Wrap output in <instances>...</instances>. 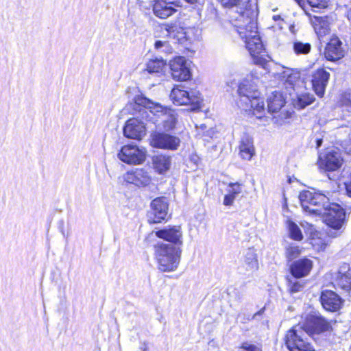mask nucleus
<instances>
[{
    "label": "nucleus",
    "instance_id": "1",
    "mask_svg": "<svg viewBox=\"0 0 351 351\" xmlns=\"http://www.w3.org/2000/svg\"><path fill=\"white\" fill-rule=\"evenodd\" d=\"M234 26L250 53L254 64L264 66L267 63L266 51L257 31L254 11H246L235 18Z\"/></svg>",
    "mask_w": 351,
    "mask_h": 351
},
{
    "label": "nucleus",
    "instance_id": "2",
    "mask_svg": "<svg viewBox=\"0 0 351 351\" xmlns=\"http://www.w3.org/2000/svg\"><path fill=\"white\" fill-rule=\"evenodd\" d=\"M134 109L141 114L143 119H149L151 113L161 119V124L165 130H171L176 126L177 114L170 108L162 106L159 103L154 102L143 95L134 97Z\"/></svg>",
    "mask_w": 351,
    "mask_h": 351
},
{
    "label": "nucleus",
    "instance_id": "3",
    "mask_svg": "<svg viewBox=\"0 0 351 351\" xmlns=\"http://www.w3.org/2000/svg\"><path fill=\"white\" fill-rule=\"evenodd\" d=\"M181 250L178 246L164 243L154 245V256L158 268L162 272H171L177 269L180 261Z\"/></svg>",
    "mask_w": 351,
    "mask_h": 351
},
{
    "label": "nucleus",
    "instance_id": "4",
    "mask_svg": "<svg viewBox=\"0 0 351 351\" xmlns=\"http://www.w3.org/2000/svg\"><path fill=\"white\" fill-rule=\"evenodd\" d=\"M351 203L345 202L343 206ZM323 213L321 215L324 217V220L327 226L331 229L328 232L330 237H336L339 235V231L343 226L346 221V210H351V208L345 207L343 208L338 204L330 203L329 206H326Z\"/></svg>",
    "mask_w": 351,
    "mask_h": 351
},
{
    "label": "nucleus",
    "instance_id": "5",
    "mask_svg": "<svg viewBox=\"0 0 351 351\" xmlns=\"http://www.w3.org/2000/svg\"><path fill=\"white\" fill-rule=\"evenodd\" d=\"M299 199L304 211L316 215H321L324 208L329 206V198L321 193L304 191L300 193Z\"/></svg>",
    "mask_w": 351,
    "mask_h": 351
},
{
    "label": "nucleus",
    "instance_id": "6",
    "mask_svg": "<svg viewBox=\"0 0 351 351\" xmlns=\"http://www.w3.org/2000/svg\"><path fill=\"white\" fill-rule=\"evenodd\" d=\"M170 98L176 105H191L192 110L201 108L203 101L201 94L198 90H191L189 92L185 90L182 86L173 87L170 93Z\"/></svg>",
    "mask_w": 351,
    "mask_h": 351
},
{
    "label": "nucleus",
    "instance_id": "7",
    "mask_svg": "<svg viewBox=\"0 0 351 351\" xmlns=\"http://www.w3.org/2000/svg\"><path fill=\"white\" fill-rule=\"evenodd\" d=\"M307 336L308 333L301 326H295L287 331L285 344L289 351H315Z\"/></svg>",
    "mask_w": 351,
    "mask_h": 351
},
{
    "label": "nucleus",
    "instance_id": "8",
    "mask_svg": "<svg viewBox=\"0 0 351 351\" xmlns=\"http://www.w3.org/2000/svg\"><path fill=\"white\" fill-rule=\"evenodd\" d=\"M301 326L308 335L322 334L332 330L331 322L319 313L308 315Z\"/></svg>",
    "mask_w": 351,
    "mask_h": 351
},
{
    "label": "nucleus",
    "instance_id": "9",
    "mask_svg": "<svg viewBox=\"0 0 351 351\" xmlns=\"http://www.w3.org/2000/svg\"><path fill=\"white\" fill-rule=\"evenodd\" d=\"M134 101L131 103L130 106H132L133 114H136L137 118L130 119L126 122L123 128V134L129 138L141 139L146 132L145 125L143 122V120L146 119H143L141 114L134 109Z\"/></svg>",
    "mask_w": 351,
    "mask_h": 351
},
{
    "label": "nucleus",
    "instance_id": "10",
    "mask_svg": "<svg viewBox=\"0 0 351 351\" xmlns=\"http://www.w3.org/2000/svg\"><path fill=\"white\" fill-rule=\"evenodd\" d=\"M169 212V202L165 197H158L153 199L150 205V210L147 214L149 223H158L167 219Z\"/></svg>",
    "mask_w": 351,
    "mask_h": 351
},
{
    "label": "nucleus",
    "instance_id": "11",
    "mask_svg": "<svg viewBox=\"0 0 351 351\" xmlns=\"http://www.w3.org/2000/svg\"><path fill=\"white\" fill-rule=\"evenodd\" d=\"M258 79L252 75H247L239 84L237 93L239 97L238 102H248L249 98L260 95L257 88Z\"/></svg>",
    "mask_w": 351,
    "mask_h": 351
},
{
    "label": "nucleus",
    "instance_id": "12",
    "mask_svg": "<svg viewBox=\"0 0 351 351\" xmlns=\"http://www.w3.org/2000/svg\"><path fill=\"white\" fill-rule=\"evenodd\" d=\"M118 158L123 162L137 165L145 161L146 154L145 150L138 148L137 146L128 145L122 147L118 154Z\"/></svg>",
    "mask_w": 351,
    "mask_h": 351
},
{
    "label": "nucleus",
    "instance_id": "13",
    "mask_svg": "<svg viewBox=\"0 0 351 351\" xmlns=\"http://www.w3.org/2000/svg\"><path fill=\"white\" fill-rule=\"evenodd\" d=\"M181 6L179 0H156L153 5V12L160 19H167L176 11V8Z\"/></svg>",
    "mask_w": 351,
    "mask_h": 351
},
{
    "label": "nucleus",
    "instance_id": "14",
    "mask_svg": "<svg viewBox=\"0 0 351 351\" xmlns=\"http://www.w3.org/2000/svg\"><path fill=\"white\" fill-rule=\"evenodd\" d=\"M172 77L178 81H186L191 77V71L185 58L179 56L170 62Z\"/></svg>",
    "mask_w": 351,
    "mask_h": 351
},
{
    "label": "nucleus",
    "instance_id": "15",
    "mask_svg": "<svg viewBox=\"0 0 351 351\" xmlns=\"http://www.w3.org/2000/svg\"><path fill=\"white\" fill-rule=\"evenodd\" d=\"M123 178L128 183L134 184L138 187L147 186L152 182L150 173L143 168H136L128 171Z\"/></svg>",
    "mask_w": 351,
    "mask_h": 351
},
{
    "label": "nucleus",
    "instance_id": "16",
    "mask_svg": "<svg viewBox=\"0 0 351 351\" xmlns=\"http://www.w3.org/2000/svg\"><path fill=\"white\" fill-rule=\"evenodd\" d=\"M151 145L154 147L175 150L180 145V139L165 133H154L152 135Z\"/></svg>",
    "mask_w": 351,
    "mask_h": 351
},
{
    "label": "nucleus",
    "instance_id": "17",
    "mask_svg": "<svg viewBox=\"0 0 351 351\" xmlns=\"http://www.w3.org/2000/svg\"><path fill=\"white\" fill-rule=\"evenodd\" d=\"M343 162L341 154L335 151H329L319 158V165L321 169L328 171L339 169Z\"/></svg>",
    "mask_w": 351,
    "mask_h": 351
},
{
    "label": "nucleus",
    "instance_id": "18",
    "mask_svg": "<svg viewBox=\"0 0 351 351\" xmlns=\"http://www.w3.org/2000/svg\"><path fill=\"white\" fill-rule=\"evenodd\" d=\"M320 301L324 308L330 312L339 311L343 303V299L338 294L330 290L322 292Z\"/></svg>",
    "mask_w": 351,
    "mask_h": 351
},
{
    "label": "nucleus",
    "instance_id": "19",
    "mask_svg": "<svg viewBox=\"0 0 351 351\" xmlns=\"http://www.w3.org/2000/svg\"><path fill=\"white\" fill-rule=\"evenodd\" d=\"M155 235L160 239L171 243L173 245L180 247L182 245V233L180 226H173L157 230L155 232Z\"/></svg>",
    "mask_w": 351,
    "mask_h": 351
},
{
    "label": "nucleus",
    "instance_id": "20",
    "mask_svg": "<svg viewBox=\"0 0 351 351\" xmlns=\"http://www.w3.org/2000/svg\"><path fill=\"white\" fill-rule=\"evenodd\" d=\"M329 77L330 73L324 69H317L313 73L311 82L317 96L322 97L324 95Z\"/></svg>",
    "mask_w": 351,
    "mask_h": 351
},
{
    "label": "nucleus",
    "instance_id": "21",
    "mask_svg": "<svg viewBox=\"0 0 351 351\" xmlns=\"http://www.w3.org/2000/svg\"><path fill=\"white\" fill-rule=\"evenodd\" d=\"M239 154L246 160H250L255 155L253 138L247 134H243L239 143Z\"/></svg>",
    "mask_w": 351,
    "mask_h": 351
},
{
    "label": "nucleus",
    "instance_id": "22",
    "mask_svg": "<svg viewBox=\"0 0 351 351\" xmlns=\"http://www.w3.org/2000/svg\"><path fill=\"white\" fill-rule=\"evenodd\" d=\"M341 45L342 43L337 37L331 38L325 48L326 58L330 61H336L343 57L344 51Z\"/></svg>",
    "mask_w": 351,
    "mask_h": 351
},
{
    "label": "nucleus",
    "instance_id": "23",
    "mask_svg": "<svg viewBox=\"0 0 351 351\" xmlns=\"http://www.w3.org/2000/svg\"><path fill=\"white\" fill-rule=\"evenodd\" d=\"M279 75L280 80L283 82L285 86L287 93L291 97V91L295 90V86L300 78V73L291 69H286L280 73Z\"/></svg>",
    "mask_w": 351,
    "mask_h": 351
},
{
    "label": "nucleus",
    "instance_id": "24",
    "mask_svg": "<svg viewBox=\"0 0 351 351\" xmlns=\"http://www.w3.org/2000/svg\"><path fill=\"white\" fill-rule=\"evenodd\" d=\"M312 261L308 258H302L293 262L291 265V272L295 278L306 276L312 268Z\"/></svg>",
    "mask_w": 351,
    "mask_h": 351
},
{
    "label": "nucleus",
    "instance_id": "25",
    "mask_svg": "<svg viewBox=\"0 0 351 351\" xmlns=\"http://www.w3.org/2000/svg\"><path fill=\"white\" fill-rule=\"evenodd\" d=\"M348 265H344L341 270L336 274L334 286L342 289L346 291L351 289V274L348 272Z\"/></svg>",
    "mask_w": 351,
    "mask_h": 351
},
{
    "label": "nucleus",
    "instance_id": "26",
    "mask_svg": "<svg viewBox=\"0 0 351 351\" xmlns=\"http://www.w3.org/2000/svg\"><path fill=\"white\" fill-rule=\"evenodd\" d=\"M221 4L225 8H237V12L234 15L232 16V20L235 23V18L239 16V14H244L246 11H252L248 9L250 0H219Z\"/></svg>",
    "mask_w": 351,
    "mask_h": 351
},
{
    "label": "nucleus",
    "instance_id": "27",
    "mask_svg": "<svg viewBox=\"0 0 351 351\" xmlns=\"http://www.w3.org/2000/svg\"><path fill=\"white\" fill-rule=\"evenodd\" d=\"M285 104L283 95L278 91H274L267 99V109L270 112L279 111Z\"/></svg>",
    "mask_w": 351,
    "mask_h": 351
},
{
    "label": "nucleus",
    "instance_id": "28",
    "mask_svg": "<svg viewBox=\"0 0 351 351\" xmlns=\"http://www.w3.org/2000/svg\"><path fill=\"white\" fill-rule=\"evenodd\" d=\"M311 22L319 37L324 36L329 32L327 17L313 16L311 17Z\"/></svg>",
    "mask_w": 351,
    "mask_h": 351
},
{
    "label": "nucleus",
    "instance_id": "29",
    "mask_svg": "<svg viewBox=\"0 0 351 351\" xmlns=\"http://www.w3.org/2000/svg\"><path fill=\"white\" fill-rule=\"evenodd\" d=\"M227 193L224 196L223 204L232 206L236 197L242 192V185L239 182H230L226 189Z\"/></svg>",
    "mask_w": 351,
    "mask_h": 351
},
{
    "label": "nucleus",
    "instance_id": "30",
    "mask_svg": "<svg viewBox=\"0 0 351 351\" xmlns=\"http://www.w3.org/2000/svg\"><path fill=\"white\" fill-rule=\"evenodd\" d=\"M243 265L245 269L254 271L258 269V261L257 254L254 248H248L244 253L243 259Z\"/></svg>",
    "mask_w": 351,
    "mask_h": 351
},
{
    "label": "nucleus",
    "instance_id": "31",
    "mask_svg": "<svg viewBox=\"0 0 351 351\" xmlns=\"http://www.w3.org/2000/svg\"><path fill=\"white\" fill-rule=\"evenodd\" d=\"M291 99L293 105L295 108L302 109L312 104L315 100V97L308 93H304L297 94L295 96L291 97Z\"/></svg>",
    "mask_w": 351,
    "mask_h": 351
},
{
    "label": "nucleus",
    "instance_id": "32",
    "mask_svg": "<svg viewBox=\"0 0 351 351\" xmlns=\"http://www.w3.org/2000/svg\"><path fill=\"white\" fill-rule=\"evenodd\" d=\"M153 164L156 170L162 173L169 169L171 158L163 155L156 156L153 158Z\"/></svg>",
    "mask_w": 351,
    "mask_h": 351
},
{
    "label": "nucleus",
    "instance_id": "33",
    "mask_svg": "<svg viewBox=\"0 0 351 351\" xmlns=\"http://www.w3.org/2000/svg\"><path fill=\"white\" fill-rule=\"evenodd\" d=\"M166 66V62L162 58H156L149 60L146 64L145 70L149 73H160Z\"/></svg>",
    "mask_w": 351,
    "mask_h": 351
},
{
    "label": "nucleus",
    "instance_id": "34",
    "mask_svg": "<svg viewBox=\"0 0 351 351\" xmlns=\"http://www.w3.org/2000/svg\"><path fill=\"white\" fill-rule=\"evenodd\" d=\"M293 49L296 55H306L311 51V46L308 43L296 40L293 43Z\"/></svg>",
    "mask_w": 351,
    "mask_h": 351
},
{
    "label": "nucleus",
    "instance_id": "35",
    "mask_svg": "<svg viewBox=\"0 0 351 351\" xmlns=\"http://www.w3.org/2000/svg\"><path fill=\"white\" fill-rule=\"evenodd\" d=\"M287 228L289 229L290 237L295 241H301L303 235L299 226L292 221H287Z\"/></svg>",
    "mask_w": 351,
    "mask_h": 351
},
{
    "label": "nucleus",
    "instance_id": "36",
    "mask_svg": "<svg viewBox=\"0 0 351 351\" xmlns=\"http://www.w3.org/2000/svg\"><path fill=\"white\" fill-rule=\"evenodd\" d=\"M261 99L262 98L260 97V95H258L254 97L249 98V103L243 101L237 102V104L239 108L243 110L246 112H251L254 107H255L256 105H260L259 102Z\"/></svg>",
    "mask_w": 351,
    "mask_h": 351
},
{
    "label": "nucleus",
    "instance_id": "37",
    "mask_svg": "<svg viewBox=\"0 0 351 351\" xmlns=\"http://www.w3.org/2000/svg\"><path fill=\"white\" fill-rule=\"evenodd\" d=\"M154 47L160 53L169 54L172 53L173 49L167 40H156Z\"/></svg>",
    "mask_w": 351,
    "mask_h": 351
},
{
    "label": "nucleus",
    "instance_id": "38",
    "mask_svg": "<svg viewBox=\"0 0 351 351\" xmlns=\"http://www.w3.org/2000/svg\"><path fill=\"white\" fill-rule=\"evenodd\" d=\"M301 250L299 247L294 245H289L286 248V256L289 261L296 258L300 254Z\"/></svg>",
    "mask_w": 351,
    "mask_h": 351
},
{
    "label": "nucleus",
    "instance_id": "39",
    "mask_svg": "<svg viewBox=\"0 0 351 351\" xmlns=\"http://www.w3.org/2000/svg\"><path fill=\"white\" fill-rule=\"evenodd\" d=\"M304 287V283L302 281L300 280H294L291 281L289 280V291L292 293H297L302 291L303 288Z\"/></svg>",
    "mask_w": 351,
    "mask_h": 351
},
{
    "label": "nucleus",
    "instance_id": "40",
    "mask_svg": "<svg viewBox=\"0 0 351 351\" xmlns=\"http://www.w3.org/2000/svg\"><path fill=\"white\" fill-rule=\"evenodd\" d=\"M307 2L312 8L323 9L328 7L329 0H307Z\"/></svg>",
    "mask_w": 351,
    "mask_h": 351
},
{
    "label": "nucleus",
    "instance_id": "41",
    "mask_svg": "<svg viewBox=\"0 0 351 351\" xmlns=\"http://www.w3.org/2000/svg\"><path fill=\"white\" fill-rule=\"evenodd\" d=\"M260 105L254 107L250 112H252L257 118H261L262 113L265 112V104L263 99L259 102Z\"/></svg>",
    "mask_w": 351,
    "mask_h": 351
},
{
    "label": "nucleus",
    "instance_id": "42",
    "mask_svg": "<svg viewBox=\"0 0 351 351\" xmlns=\"http://www.w3.org/2000/svg\"><path fill=\"white\" fill-rule=\"evenodd\" d=\"M241 348L246 351H262L259 346L250 343L248 342L243 343Z\"/></svg>",
    "mask_w": 351,
    "mask_h": 351
},
{
    "label": "nucleus",
    "instance_id": "43",
    "mask_svg": "<svg viewBox=\"0 0 351 351\" xmlns=\"http://www.w3.org/2000/svg\"><path fill=\"white\" fill-rule=\"evenodd\" d=\"M176 27L174 26H168V28L166 29L167 33L169 34V36L170 37H175L174 32L176 30Z\"/></svg>",
    "mask_w": 351,
    "mask_h": 351
},
{
    "label": "nucleus",
    "instance_id": "44",
    "mask_svg": "<svg viewBox=\"0 0 351 351\" xmlns=\"http://www.w3.org/2000/svg\"><path fill=\"white\" fill-rule=\"evenodd\" d=\"M264 311H265V308H261L259 311H258L253 315L252 318L255 319L257 316L262 315Z\"/></svg>",
    "mask_w": 351,
    "mask_h": 351
},
{
    "label": "nucleus",
    "instance_id": "45",
    "mask_svg": "<svg viewBox=\"0 0 351 351\" xmlns=\"http://www.w3.org/2000/svg\"><path fill=\"white\" fill-rule=\"evenodd\" d=\"M323 141L322 138H317L316 140V148H319L322 146Z\"/></svg>",
    "mask_w": 351,
    "mask_h": 351
},
{
    "label": "nucleus",
    "instance_id": "46",
    "mask_svg": "<svg viewBox=\"0 0 351 351\" xmlns=\"http://www.w3.org/2000/svg\"><path fill=\"white\" fill-rule=\"evenodd\" d=\"M143 351H148L147 346L144 343L143 346L141 348Z\"/></svg>",
    "mask_w": 351,
    "mask_h": 351
},
{
    "label": "nucleus",
    "instance_id": "47",
    "mask_svg": "<svg viewBox=\"0 0 351 351\" xmlns=\"http://www.w3.org/2000/svg\"><path fill=\"white\" fill-rule=\"evenodd\" d=\"M185 1L190 3H195L197 1V0H185Z\"/></svg>",
    "mask_w": 351,
    "mask_h": 351
},
{
    "label": "nucleus",
    "instance_id": "48",
    "mask_svg": "<svg viewBox=\"0 0 351 351\" xmlns=\"http://www.w3.org/2000/svg\"><path fill=\"white\" fill-rule=\"evenodd\" d=\"M350 150L348 152L350 155H351V143L350 144Z\"/></svg>",
    "mask_w": 351,
    "mask_h": 351
}]
</instances>
